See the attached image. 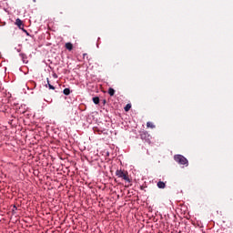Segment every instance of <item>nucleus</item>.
<instances>
[{
    "label": "nucleus",
    "instance_id": "f257e3e1",
    "mask_svg": "<svg viewBox=\"0 0 233 233\" xmlns=\"http://www.w3.org/2000/svg\"><path fill=\"white\" fill-rule=\"evenodd\" d=\"M116 176H117V177H121L122 179H124V181L130 183V178L128 177V172L123 171L121 169H117L116 171Z\"/></svg>",
    "mask_w": 233,
    "mask_h": 233
},
{
    "label": "nucleus",
    "instance_id": "f03ea898",
    "mask_svg": "<svg viewBox=\"0 0 233 233\" xmlns=\"http://www.w3.org/2000/svg\"><path fill=\"white\" fill-rule=\"evenodd\" d=\"M174 159L179 165H186V167H188V160L184 156L175 155Z\"/></svg>",
    "mask_w": 233,
    "mask_h": 233
},
{
    "label": "nucleus",
    "instance_id": "7ed1b4c3",
    "mask_svg": "<svg viewBox=\"0 0 233 233\" xmlns=\"http://www.w3.org/2000/svg\"><path fill=\"white\" fill-rule=\"evenodd\" d=\"M66 50H69V52H72V50H74V45L70 42L66 44Z\"/></svg>",
    "mask_w": 233,
    "mask_h": 233
},
{
    "label": "nucleus",
    "instance_id": "20e7f679",
    "mask_svg": "<svg viewBox=\"0 0 233 233\" xmlns=\"http://www.w3.org/2000/svg\"><path fill=\"white\" fill-rule=\"evenodd\" d=\"M157 187H158V188H166L167 184H165V182H163V181H158L157 184Z\"/></svg>",
    "mask_w": 233,
    "mask_h": 233
},
{
    "label": "nucleus",
    "instance_id": "39448f33",
    "mask_svg": "<svg viewBox=\"0 0 233 233\" xmlns=\"http://www.w3.org/2000/svg\"><path fill=\"white\" fill-rule=\"evenodd\" d=\"M140 137H141V139L147 140V137H150V135H148V133H147V132H144L140 135Z\"/></svg>",
    "mask_w": 233,
    "mask_h": 233
},
{
    "label": "nucleus",
    "instance_id": "423d86ee",
    "mask_svg": "<svg viewBox=\"0 0 233 233\" xmlns=\"http://www.w3.org/2000/svg\"><path fill=\"white\" fill-rule=\"evenodd\" d=\"M15 25L18 26L19 28H21V26H23V21H21V19H16L15 21Z\"/></svg>",
    "mask_w": 233,
    "mask_h": 233
},
{
    "label": "nucleus",
    "instance_id": "0eeeda50",
    "mask_svg": "<svg viewBox=\"0 0 233 233\" xmlns=\"http://www.w3.org/2000/svg\"><path fill=\"white\" fill-rule=\"evenodd\" d=\"M107 93L109 94V96H113L116 94V90H114V88L110 87L108 89Z\"/></svg>",
    "mask_w": 233,
    "mask_h": 233
},
{
    "label": "nucleus",
    "instance_id": "6e6552de",
    "mask_svg": "<svg viewBox=\"0 0 233 233\" xmlns=\"http://www.w3.org/2000/svg\"><path fill=\"white\" fill-rule=\"evenodd\" d=\"M20 57L22 58L23 63H26V55H25L24 53H21Z\"/></svg>",
    "mask_w": 233,
    "mask_h": 233
},
{
    "label": "nucleus",
    "instance_id": "1a4fd4ad",
    "mask_svg": "<svg viewBox=\"0 0 233 233\" xmlns=\"http://www.w3.org/2000/svg\"><path fill=\"white\" fill-rule=\"evenodd\" d=\"M47 85H48V88H49L50 90H56V87L51 85L50 80H48V78H47Z\"/></svg>",
    "mask_w": 233,
    "mask_h": 233
},
{
    "label": "nucleus",
    "instance_id": "9d476101",
    "mask_svg": "<svg viewBox=\"0 0 233 233\" xmlns=\"http://www.w3.org/2000/svg\"><path fill=\"white\" fill-rule=\"evenodd\" d=\"M93 103H95V105H99V96L93 97Z\"/></svg>",
    "mask_w": 233,
    "mask_h": 233
},
{
    "label": "nucleus",
    "instance_id": "9b49d317",
    "mask_svg": "<svg viewBox=\"0 0 233 233\" xmlns=\"http://www.w3.org/2000/svg\"><path fill=\"white\" fill-rule=\"evenodd\" d=\"M63 94H65V96H70V88H65Z\"/></svg>",
    "mask_w": 233,
    "mask_h": 233
},
{
    "label": "nucleus",
    "instance_id": "f8f14e48",
    "mask_svg": "<svg viewBox=\"0 0 233 233\" xmlns=\"http://www.w3.org/2000/svg\"><path fill=\"white\" fill-rule=\"evenodd\" d=\"M147 128H156V126L154 124H152V122H147Z\"/></svg>",
    "mask_w": 233,
    "mask_h": 233
},
{
    "label": "nucleus",
    "instance_id": "ddd939ff",
    "mask_svg": "<svg viewBox=\"0 0 233 233\" xmlns=\"http://www.w3.org/2000/svg\"><path fill=\"white\" fill-rule=\"evenodd\" d=\"M131 108H132V106H131L130 104H127V105L125 106L124 110H125V112H128V110H130Z\"/></svg>",
    "mask_w": 233,
    "mask_h": 233
},
{
    "label": "nucleus",
    "instance_id": "4468645a",
    "mask_svg": "<svg viewBox=\"0 0 233 233\" xmlns=\"http://www.w3.org/2000/svg\"><path fill=\"white\" fill-rule=\"evenodd\" d=\"M83 57H84V59H85V57H88V55H87L86 53H85V54L83 55Z\"/></svg>",
    "mask_w": 233,
    "mask_h": 233
},
{
    "label": "nucleus",
    "instance_id": "2eb2a0df",
    "mask_svg": "<svg viewBox=\"0 0 233 233\" xmlns=\"http://www.w3.org/2000/svg\"><path fill=\"white\" fill-rule=\"evenodd\" d=\"M104 103H106V100H104Z\"/></svg>",
    "mask_w": 233,
    "mask_h": 233
}]
</instances>
